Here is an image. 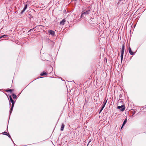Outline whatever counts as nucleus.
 Segmentation results:
<instances>
[{
    "mask_svg": "<svg viewBox=\"0 0 146 146\" xmlns=\"http://www.w3.org/2000/svg\"><path fill=\"white\" fill-rule=\"evenodd\" d=\"M125 50V43L124 42L123 43L122 48L121 50V59L122 62L123 60V55Z\"/></svg>",
    "mask_w": 146,
    "mask_h": 146,
    "instance_id": "obj_1",
    "label": "nucleus"
},
{
    "mask_svg": "<svg viewBox=\"0 0 146 146\" xmlns=\"http://www.w3.org/2000/svg\"><path fill=\"white\" fill-rule=\"evenodd\" d=\"M107 101H106V100H104L103 102V104H102V108H101V110H100V111L99 112V113H100L102 111V110H103V109L104 108L105 106V105L106 103V102H107Z\"/></svg>",
    "mask_w": 146,
    "mask_h": 146,
    "instance_id": "obj_2",
    "label": "nucleus"
},
{
    "mask_svg": "<svg viewBox=\"0 0 146 146\" xmlns=\"http://www.w3.org/2000/svg\"><path fill=\"white\" fill-rule=\"evenodd\" d=\"M90 11L89 10H87L86 11H82L81 14V17L82 16L84 15H88Z\"/></svg>",
    "mask_w": 146,
    "mask_h": 146,
    "instance_id": "obj_3",
    "label": "nucleus"
},
{
    "mask_svg": "<svg viewBox=\"0 0 146 146\" xmlns=\"http://www.w3.org/2000/svg\"><path fill=\"white\" fill-rule=\"evenodd\" d=\"M117 108L122 111H123L125 109V106L124 105H122L121 106H118Z\"/></svg>",
    "mask_w": 146,
    "mask_h": 146,
    "instance_id": "obj_4",
    "label": "nucleus"
},
{
    "mask_svg": "<svg viewBox=\"0 0 146 146\" xmlns=\"http://www.w3.org/2000/svg\"><path fill=\"white\" fill-rule=\"evenodd\" d=\"M48 33L49 34L52 36H54L55 33V32L54 31L51 30H50L48 31Z\"/></svg>",
    "mask_w": 146,
    "mask_h": 146,
    "instance_id": "obj_5",
    "label": "nucleus"
},
{
    "mask_svg": "<svg viewBox=\"0 0 146 146\" xmlns=\"http://www.w3.org/2000/svg\"><path fill=\"white\" fill-rule=\"evenodd\" d=\"M15 103V102H14V103H12L11 107V108H10V114H11V113H12V112L13 111V107L14 106V105Z\"/></svg>",
    "mask_w": 146,
    "mask_h": 146,
    "instance_id": "obj_6",
    "label": "nucleus"
},
{
    "mask_svg": "<svg viewBox=\"0 0 146 146\" xmlns=\"http://www.w3.org/2000/svg\"><path fill=\"white\" fill-rule=\"evenodd\" d=\"M66 21L65 19H63L62 21H61L60 24L61 25H63L64 24V23L66 22Z\"/></svg>",
    "mask_w": 146,
    "mask_h": 146,
    "instance_id": "obj_7",
    "label": "nucleus"
},
{
    "mask_svg": "<svg viewBox=\"0 0 146 146\" xmlns=\"http://www.w3.org/2000/svg\"><path fill=\"white\" fill-rule=\"evenodd\" d=\"M129 52L131 55L133 54L134 53L132 51L130 47H129Z\"/></svg>",
    "mask_w": 146,
    "mask_h": 146,
    "instance_id": "obj_8",
    "label": "nucleus"
},
{
    "mask_svg": "<svg viewBox=\"0 0 146 146\" xmlns=\"http://www.w3.org/2000/svg\"><path fill=\"white\" fill-rule=\"evenodd\" d=\"M127 121V119H126L123 122V123L122 126L121 127V129H122V127H123V126H124V125L126 123Z\"/></svg>",
    "mask_w": 146,
    "mask_h": 146,
    "instance_id": "obj_9",
    "label": "nucleus"
},
{
    "mask_svg": "<svg viewBox=\"0 0 146 146\" xmlns=\"http://www.w3.org/2000/svg\"><path fill=\"white\" fill-rule=\"evenodd\" d=\"M64 125L63 123H62L61 125L60 130L61 131H63L64 127Z\"/></svg>",
    "mask_w": 146,
    "mask_h": 146,
    "instance_id": "obj_10",
    "label": "nucleus"
},
{
    "mask_svg": "<svg viewBox=\"0 0 146 146\" xmlns=\"http://www.w3.org/2000/svg\"><path fill=\"white\" fill-rule=\"evenodd\" d=\"M47 74V73L45 72H43L41 73L40 74V75L41 76L46 75Z\"/></svg>",
    "mask_w": 146,
    "mask_h": 146,
    "instance_id": "obj_11",
    "label": "nucleus"
},
{
    "mask_svg": "<svg viewBox=\"0 0 146 146\" xmlns=\"http://www.w3.org/2000/svg\"><path fill=\"white\" fill-rule=\"evenodd\" d=\"M13 91V90L12 89H9V90H6V92H10L11 93Z\"/></svg>",
    "mask_w": 146,
    "mask_h": 146,
    "instance_id": "obj_12",
    "label": "nucleus"
},
{
    "mask_svg": "<svg viewBox=\"0 0 146 146\" xmlns=\"http://www.w3.org/2000/svg\"><path fill=\"white\" fill-rule=\"evenodd\" d=\"M12 96H13V98L14 99L16 98H17V97L16 95L15 94H12Z\"/></svg>",
    "mask_w": 146,
    "mask_h": 146,
    "instance_id": "obj_13",
    "label": "nucleus"
},
{
    "mask_svg": "<svg viewBox=\"0 0 146 146\" xmlns=\"http://www.w3.org/2000/svg\"><path fill=\"white\" fill-rule=\"evenodd\" d=\"M7 35H3L0 36V39L3 38L4 36H8Z\"/></svg>",
    "mask_w": 146,
    "mask_h": 146,
    "instance_id": "obj_14",
    "label": "nucleus"
},
{
    "mask_svg": "<svg viewBox=\"0 0 146 146\" xmlns=\"http://www.w3.org/2000/svg\"><path fill=\"white\" fill-rule=\"evenodd\" d=\"M27 4H26L25 5V6H24V8L23 9H24L25 10L27 9Z\"/></svg>",
    "mask_w": 146,
    "mask_h": 146,
    "instance_id": "obj_15",
    "label": "nucleus"
},
{
    "mask_svg": "<svg viewBox=\"0 0 146 146\" xmlns=\"http://www.w3.org/2000/svg\"><path fill=\"white\" fill-rule=\"evenodd\" d=\"M8 133L7 132H5H5H4L3 133V134H4V135H7Z\"/></svg>",
    "mask_w": 146,
    "mask_h": 146,
    "instance_id": "obj_16",
    "label": "nucleus"
},
{
    "mask_svg": "<svg viewBox=\"0 0 146 146\" xmlns=\"http://www.w3.org/2000/svg\"><path fill=\"white\" fill-rule=\"evenodd\" d=\"M35 29V28H33V29H30V30H29V31H28V33H30L29 32L31 31H32L34 29Z\"/></svg>",
    "mask_w": 146,
    "mask_h": 146,
    "instance_id": "obj_17",
    "label": "nucleus"
},
{
    "mask_svg": "<svg viewBox=\"0 0 146 146\" xmlns=\"http://www.w3.org/2000/svg\"><path fill=\"white\" fill-rule=\"evenodd\" d=\"M9 98H10V101L13 100L12 98L11 97V96H9Z\"/></svg>",
    "mask_w": 146,
    "mask_h": 146,
    "instance_id": "obj_18",
    "label": "nucleus"
},
{
    "mask_svg": "<svg viewBox=\"0 0 146 146\" xmlns=\"http://www.w3.org/2000/svg\"><path fill=\"white\" fill-rule=\"evenodd\" d=\"M7 135L11 139H12L11 136L9 133H8Z\"/></svg>",
    "mask_w": 146,
    "mask_h": 146,
    "instance_id": "obj_19",
    "label": "nucleus"
},
{
    "mask_svg": "<svg viewBox=\"0 0 146 146\" xmlns=\"http://www.w3.org/2000/svg\"><path fill=\"white\" fill-rule=\"evenodd\" d=\"M25 11V10H24L23 9V10L21 12V14L23 13Z\"/></svg>",
    "mask_w": 146,
    "mask_h": 146,
    "instance_id": "obj_20",
    "label": "nucleus"
},
{
    "mask_svg": "<svg viewBox=\"0 0 146 146\" xmlns=\"http://www.w3.org/2000/svg\"><path fill=\"white\" fill-rule=\"evenodd\" d=\"M91 141H92V140H91V139H90V140H89V142H88V145H87V146L89 144V143H90V142H91Z\"/></svg>",
    "mask_w": 146,
    "mask_h": 146,
    "instance_id": "obj_21",
    "label": "nucleus"
},
{
    "mask_svg": "<svg viewBox=\"0 0 146 146\" xmlns=\"http://www.w3.org/2000/svg\"><path fill=\"white\" fill-rule=\"evenodd\" d=\"M11 102L12 103H14L15 102H14L13 100H12V101H11Z\"/></svg>",
    "mask_w": 146,
    "mask_h": 146,
    "instance_id": "obj_22",
    "label": "nucleus"
},
{
    "mask_svg": "<svg viewBox=\"0 0 146 146\" xmlns=\"http://www.w3.org/2000/svg\"><path fill=\"white\" fill-rule=\"evenodd\" d=\"M11 102L12 103H14L15 102H14L13 100H12V101H11Z\"/></svg>",
    "mask_w": 146,
    "mask_h": 146,
    "instance_id": "obj_23",
    "label": "nucleus"
},
{
    "mask_svg": "<svg viewBox=\"0 0 146 146\" xmlns=\"http://www.w3.org/2000/svg\"><path fill=\"white\" fill-rule=\"evenodd\" d=\"M120 1H119V2H118V3H117V4H118V5H119V3H120Z\"/></svg>",
    "mask_w": 146,
    "mask_h": 146,
    "instance_id": "obj_24",
    "label": "nucleus"
},
{
    "mask_svg": "<svg viewBox=\"0 0 146 146\" xmlns=\"http://www.w3.org/2000/svg\"><path fill=\"white\" fill-rule=\"evenodd\" d=\"M135 113V111H134V112H133V115H134V114Z\"/></svg>",
    "mask_w": 146,
    "mask_h": 146,
    "instance_id": "obj_25",
    "label": "nucleus"
},
{
    "mask_svg": "<svg viewBox=\"0 0 146 146\" xmlns=\"http://www.w3.org/2000/svg\"><path fill=\"white\" fill-rule=\"evenodd\" d=\"M11 103H10H10H9V105H11Z\"/></svg>",
    "mask_w": 146,
    "mask_h": 146,
    "instance_id": "obj_26",
    "label": "nucleus"
},
{
    "mask_svg": "<svg viewBox=\"0 0 146 146\" xmlns=\"http://www.w3.org/2000/svg\"><path fill=\"white\" fill-rule=\"evenodd\" d=\"M122 0H119V1H122Z\"/></svg>",
    "mask_w": 146,
    "mask_h": 146,
    "instance_id": "obj_27",
    "label": "nucleus"
}]
</instances>
